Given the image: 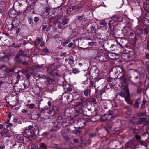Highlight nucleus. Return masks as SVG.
<instances>
[{
    "mask_svg": "<svg viewBox=\"0 0 149 149\" xmlns=\"http://www.w3.org/2000/svg\"><path fill=\"white\" fill-rule=\"evenodd\" d=\"M125 90L126 92V93H124L122 91L119 92L118 94L122 98H124L128 104H133V102L130 99V94L128 92V90L127 88H126Z\"/></svg>",
    "mask_w": 149,
    "mask_h": 149,
    "instance_id": "1",
    "label": "nucleus"
},
{
    "mask_svg": "<svg viewBox=\"0 0 149 149\" xmlns=\"http://www.w3.org/2000/svg\"><path fill=\"white\" fill-rule=\"evenodd\" d=\"M60 67L59 63L56 62L50 65L47 68V70L48 73L50 74H52L54 71Z\"/></svg>",
    "mask_w": 149,
    "mask_h": 149,
    "instance_id": "2",
    "label": "nucleus"
},
{
    "mask_svg": "<svg viewBox=\"0 0 149 149\" xmlns=\"http://www.w3.org/2000/svg\"><path fill=\"white\" fill-rule=\"evenodd\" d=\"M99 71L97 69L94 67H91L90 70V73L94 77H96L98 75Z\"/></svg>",
    "mask_w": 149,
    "mask_h": 149,
    "instance_id": "3",
    "label": "nucleus"
},
{
    "mask_svg": "<svg viewBox=\"0 0 149 149\" xmlns=\"http://www.w3.org/2000/svg\"><path fill=\"white\" fill-rule=\"evenodd\" d=\"M19 14V13L16 12L13 9H10L9 11L8 15L10 17L12 18L16 17Z\"/></svg>",
    "mask_w": 149,
    "mask_h": 149,
    "instance_id": "4",
    "label": "nucleus"
},
{
    "mask_svg": "<svg viewBox=\"0 0 149 149\" xmlns=\"http://www.w3.org/2000/svg\"><path fill=\"white\" fill-rule=\"evenodd\" d=\"M19 25V23H17V21H13L12 24L8 25V29L10 30H14Z\"/></svg>",
    "mask_w": 149,
    "mask_h": 149,
    "instance_id": "5",
    "label": "nucleus"
},
{
    "mask_svg": "<svg viewBox=\"0 0 149 149\" xmlns=\"http://www.w3.org/2000/svg\"><path fill=\"white\" fill-rule=\"evenodd\" d=\"M89 120L88 119H85L84 118H82L80 119L78 122V124L79 125V128H82L84 127L86 124V123L88 122Z\"/></svg>",
    "mask_w": 149,
    "mask_h": 149,
    "instance_id": "6",
    "label": "nucleus"
},
{
    "mask_svg": "<svg viewBox=\"0 0 149 149\" xmlns=\"http://www.w3.org/2000/svg\"><path fill=\"white\" fill-rule=\"evenodd\" d=\"M141 97H139L135 100L133 104V107L134 108L137 109L139 107L141 103Z\"/></svg>",
    "mask_w": 149,
    "mask_h": 149,
    "instance_id": "7",
    "label": "nucleus"
},
{
    "mask_svg": "<svg viewBox=\"0 0 149 149\" xmlns=\"http://www.w3.org/2000/svg\"><path fill=\"white\" fill-rule=\"evenodd\" d=\"M111 18H113V20L115 22H121L123 20V18L121 16L118 15H115L111 17Z\"/></svg>",
    "mask_w": 149,
    "mask_h": 149,
    "instance_id": "8",
    "label": "nucleus"
},
{
    "mask_svg": "<svg viewBox=\"0 0 149 149\" xmlns=\"http://www.w3.org/2000/svg\"><path fill=\"white\" fill-rule=\"evenodd\" d=\"M124 40L122 38H118L116 40L117 45L120 46V47L123 49L124 48L123 45V41Z\"/></svg>",
    "mask_w": 149,
    "mask_h": 149,
    "instance_id": "9",
    "label": "nucleus"
},
{
    "mask_svg": "<svg viewBox=\"0 0 149 149\" xmlns=\"http://www.w3.org/2000/svg\"><path fill=\"white\" fill-rule=\"evenodd\" d=\"M84 99V98L82 97H79L76 99V100L79 104L84 105H85Z\"/></svg>",
    "mask_w": 149,
    "mask_h": 149,
    "instance_id": "10",
    "label": "nucleus"
},
{
    "mask_svg": "<svg viewBox=\"0 0 149 149\" xmlns=\"http://www.w3.org/2000/svg\"><path fill=\"white\" fill-rule=\"evenodd\" d=\"M111 20L109 21V27L111 29V31L113 30V26L114 23L116 22L115 20H113V18H111Z\"/></svg>",
    "mask_w": 149,
    "mask_h": 149,
    "instance_id": "11",
    "label": "nucleus"
},
{
    "mask_svg": "<svg viewBox=\"0 0 149 149\" xmlns=\"http://www.w3.org/2000/svg\"><path fill=\"white\" fill-rule=\"evenodd\" d=\"M134 140L130 141L125 144V148L133 147L134 145Z\"/></svg>",
    "mask_w": 149,
    "mask_h": 149,
    "instance_id": "12",
    "label": "nucleus"
},
{
    "mask_svg": "<svg viewBox=\"0 0 149 149\" xmlns=\"http://www.w3.org/2000/svg\"><path fill=\"white\" fill-rule=\"evenodd\" d=\"M52 110L54 114H57L59 111V108L57 106H53L52 107Z\"/></svg>",
    "mask_w": 149,
    "mask_h": 149,
    "instance_id": "13",
    "label": "nucleus"
},
{
    "mask_svg": "<svg viewBox=\"0 0 149 149\" xmlns=\"http://www.w3.org/2000/svg\"><path fill=\"white\" fill-rule=\"evenodd\" d=\"M113 100L115 103L117 105L120 104L121 102V100L119 99L118 98V95H115V97L114 98Z\"/></svg>",
    "mask_w": 149,
    "mask_h": 149,
    "instance_id": "14",
    "label": "nucleus"
},
{
    "mask_svg": "<svg viewBox=\"0 0 149 149\" xmlns=\"http://www.w3.org/2000/svg\"><path fill=\"white\" fill-rule=\"evenodd\" d=\"M4 134H5L6 136L10 137L11 136V134L9 132V130L7 128H5L3 130Z\"/></svg>",
    "mask_w": 149,
    "mask_h": 149,
    "instance_id": "15",
    "label": "nucleus"
},
{
    "mask_svg": "<svg viewBox=\"0 0 149 149\" xmlns=\"http://www.w3.org/2000/svg\"><path fill=\"white\" fill-rule=\"evenodd\" d=\"M106 94L105 92H104L101 94V98L102 100H107V96L106 95L105 96Z\"/></svg>",
    "mask_w": 149,
    "mask_h": 149,
    "instance_id": "16",
    "label": "nucleus"
},
{
    "mask_svg": "<svg viewBox=\"0 0 149 149\" xmlns=\"http://www.w3.org/2000/svg\"><path fill=\"white\" fill-rule=\"evenodd\" d=\"M146 102V100L144 99L142 102V103L141 106V107L140 109L141 110H143V109L145 108V104Z\"/></svg>",
    "mask_w": 149,
    "mask_h": 149,
    "instance_id": "17",
    "label": "nucleus"
},
{
    "mask_svg": "<svg viewBox=\"0 0 149 149\" xmlns=\"http://www.w3.org/2000/svg\"><path fill=\"white\" fill-rule=\"evenodd\" d=\"M37 148L38 149H47L46 146L43 143H41L39 146H38Z\"/></svg>",
    "mask_w": 149,
    "mask_h": 149,
    "instance_id": "18",
    "label": "nucleus"
},
{
    "mask_svg": "<svg viewBox=\"0 0 149 149\" xmlns=\"http://www.w3.org/2000/svg\"><path fill=\"white\" fill-rule=\"evenodd\" d=\"M67 99L69 102H72L73 99V96L72 93L70 94L67 97Z\"/></svg>",
    "mask_w": 149,
    "mask_h": 149,
    "instance_id": "19",
    "label": "nucleus"
},
{
    "mask_svg": "<svg viewBox=\"0 0 149 149\" xmlns=\"http://www.w3.org/2000/svg\"><path fill=\"white\" fill-rule=\"evenodd\" d=\"M73 132L76 135L79 136L82 133V132L81 130L79 129H75L74 131Z\"/></svg>",
    "mask_w": 149,
    "mask_h": 149,
    "instance_id": "20",
    "label": "nucleus"
},
{
    "mask_svg": "<svg viewBox=\"0 0 149 149\" xmlns=\"http://www.w3.org/2000/svg\"><path fill=\"white\" fill-rule=\"evenodd\" d=\"M139 121L141 123L145 122L147 124L149 123V121L147 120V119L145 118H141L140 119Z\"/></svg>",
    "mask_w": 149,
    "mask_h": 149,
    "instance_id": "21",
    "label": "nucleus"
},
{
    "mask_svg": "<svg viewBox=\"0 0 149 149\" xmlns=\"http://www.w3.org/2000/svg\"><path fill=\"white\" fill-rule=\"evenodd\" d=\"M108 115L106 114L102 116L101 117V121H105L108 119Z\"/></svg>",
    "mask_w": 149,
    "mask_h": 149,
    "instance_id": "22",
    "label": "nucleus"
},
{
    "mask_svg": "<svg viewBox=\"0 0 149 149\" xmlns=\"http://www.w3.org/2000/svg\"><path fill=\"white\" fill-rule=\"evenodd\" d=\"M84 94L86 96H88L90 93V90L88 89L85 90L84 92Z\"/></svg>",
    "mask_w": 149,
    "mask_h": 149,
    "instance_id": "23",
    "label": "nucleus"
},
{
    "mask_svg": "<svg viewBox=\"0 0 149 149\" xmlns=\"http://www.w3.org/2000/svg\"><path fill=\"white\" fill-rule=\"evenodd\" d=\"M16 138L20 142H22L24 140L23 136H22L18 135L16 136Z\"/></svg>",
    "mask_w": 149,
    "mask_h": 149,
    "instance_id": "24",
    "label": "nucleus"
},
{
    "mask_svg": "<svg viewBox=\"0 0 149 149\" xmlns=\"http://www.w3.org/2000/svg\"><path fill=\"white\" fill-rule=\"evenodd\" d=\"M144 8L145 10L147 11L149 8V0L146 2L144 5Z\"/></svg>",
    "mask_w": 149,
    "mask_h": 149,
    "instance_id": "25",
    "label": "nucleus"
},
{
    "mask_svg": "<svg viewBox=\"0 0 149 149\" xmlns=\"http://www.w3.org/2000/svg\"><path fill=\"white\" fill-rule=\"evenodd\" d=\"M120 79L123 82H125L126 81V77L125 75L124 74H123L122 76L120 77Z\"/></svg>",
    "mask_w": 149,
    "mask_h": 149,
    "instance_id": "26",
    "label": "nucleus"
},
{
    "mask_svg": "<svg viewBox=\"0 0 149 149\" xmlns=\"http://www.w3.org/2000/svg\"><path fill=\"white\" fill-rule=\"evenodd\" d=\"M91 33H93L96 34V29L95 26H91Z\"/></svg>",
    "mask_w": 149,
    "mask_h": 149,
    "instance_id": "27",
    "label": "nucleus"
},
{
    "mask_svg": "<svg viewBox=\"0 0 149 149\" xmlns=\"http://www.w3.org/2000/svg\"><path fill=\"white\" fill-rule=\"evenodd\" d=\"M146 115V112H139L137 113V116L139 117L144 116Z\"/></svg>",
    "mask_w": 149,
    "mask_h": 149,
    "instance_id": "28",
    "label": "nucleus"
},
{
    "mask_svg": "<svg viewBox=\"0 0 149 149\" xmlns=\"http://www.w3.org/2000/svg\"><path fill=\"white\" fill-rule=\"evenodd\" d=\"M90 101L93 103L94 105L97 103L96 99L93 97H91L90 98Z\"/></svg>",
    "mask_w": 149,
    "mask_h": 149,
    "instance_id": "29",
    "label": "nucleus"
},
{
    "mask_svg": "<svg viewBox=\"0 0 149 149\" xmlns=\"http://www.w3.org/2000/svg\"><path fill=\"white\" fill-rule=\"evenodd\" d=\"M36 136L33 135H31L29 136L28 138V139L30 140H33L35 139Z\"/></svg>",
    "mask_w": 149,
    "mask_h": 149,
    "instance_id": "30",
    "label": "nucleus"
},
{
    "mask_svg": "<svg viewBox=\"0 0 149 149\" xmlns=\"http://www.w3.org/2000/svg\"><path fill=\"white\" fill-rule=\"evenodd\" d=\"M19 55L21 56H25L26 55L25 54L24 52L22 50H19Z\"/></svg>",
    "mask_w": 149,
    "mask_h": 149,
    "instance_id": "31",
    "label": "nucleus"
},
{
    "mask_svg": "<svg viewBox=\"0 0 149 149\" xmlns=\"http://www.w3.org/2000/svg\"><path fill=\"white\" fill-rule=\"evenodd\" d=\"M114 84H109L106 86V87L107 88H109L111 89H113L114 88Z\"/></svg>",
    "mask_w": 149,
    "mask_h": 149,
    "instance_id": "32",
    "label": "nucleus"
},
{
    "mask_svg": "<svg viewBox=\"0 0 149 149\" xmlns=\"http://www.w3.org/2000/svg\"><path fill=\"white\" fill-rule=\"evenodd\" d=\"M68 63L71 66H73L74 65V61L73 58L69 60L68 61Z\"/></svg>",
    "mask_w": 149,
    "mask_h": 149,
    "instance_id": "33",
    "label": "nucleus"
},
{
    "mask_svg": "<svg viewBox=\"0 0 149 149\" xmlns=\"http://www.w3.org/2000/svg\"><path fill=\"white\" fill-rule=\"evenodd\" d=\"M138 87V88L137 90V93L138 94H141L142 93L143 89L141 88H140L139 86H137Z\"/></svg>",
    "mask_w": 149,
    "mask_h": 149,
    "instance_id": "34",
    "label": "nucleus"
},
{
    "mask_svg": "<svg viewBox=\"0 0 149 149\" xmlns=\"http://www.w3.org/2000/svg\"><path fill=\"white\" fill-rule=\"evenodd\" d=\"M63 118L61 116H59L57 119V121L58 122L60 123L61 122Z\"/></svg>",
    "mask_w": 149,
    "mask_h": 149,
    "instance_id": "35",
    "label": "nucleus"
},
{
    "mask_svg": "<svg viewBox=\"0 0 149 149\" xmlns=\"http://www.w3.org/2000/svg\"><path fill=\"white\" fill-rule=\"evenodd\" d=\"M149 28L148 26L146 27L144 29V33L146 34L147 35L148 33Z\"/></svg>",
    "mask_w": 149,
    "mask_h": 149,
    "instance_id": "36",
    "label": "nucleus"
},
{
    "mask_svg": "<svg viewBox=\"0 0 149 149\" xmlns=\"http://www.w3.org/2000/svg\"><path fill=\"white\" fill-rule=\"evenodd\" d=\"M135 138L138 141H139L141 139V137L138 135H134Z\"/></svg>",
    "mask_w": 149,
    "mask_h": 149,
    "instance_id": "37",
    "label": "nucleus"
},
{
    "mask_svg": "<svg viewBox=\"0 0 149 149\" xmlns=\"http://www.w3.org/2000/svg\"><path fill=\"white\" fill-rule=\"evenodd\" d=\"M69 19H65L63 21L62 23L64 25H65L68 23L69 22Z\"/></svg>",
    "mask_w": 149,
    "mask_h": 149,
    "instance_id": "38",
    "label": "nucleus"
},
{
    "mask_svg": "<svg viewBox=\"0 0 149 149\" xmlns=\"http://www.w3.org/2000/svg\"><path fill=\"white\" fill-rule=\"evenodd\" d=\"M114 114V112L112 110H109L108 111L107 115H108V116H112Z\"/></svg>",
    "mask_w": 149,
    "mask_h": 149,
    "instance_id": "39",
    "label": "nucleus"
},
{
    "mask_svg": "<svg viewBox=\"0 0 149 149\" xmlns=\"http://www.w3.org/2000/svg\"><path fill=\"white\" fill-rule=\"evenodd\" d=\"M99 23L100 25H102L103 26H105L106 24V22L103 20L100 21L99 22Z\"/></svg>",
    "mask_w": 149,
    "mask_h": 149,
    "instance_id": "40",
    "label": "nucleus"
},
{
    "mask_svg": "<svg viewBox=\"0 0 149 149\" xmlns=\"http://www.w3.org/2000/svg\"><path fill=\"white\" fill-rule=\"evenodd\" d=\"M72 72L74 74H77L79 73L80 71L78 69L74 68L73 69Z\"/></svg>",
    "mask_w": 149,
    "mask_h": 149,
    "instance_id": "41",
    "label": "nucleus"
},
{
    "mask_svg": "<svg viewBox=\"0 0 149 149\" xmlns=\"http://www.w3.org/2000/svg\"><path fill=\"white\" fill-rule=\"evenodd\" d=\"M28 22L31 24H33V19L31 17H29L28 18Z\"/></svg>",
    "mask_w": 149,
    "mask_h": 149,
    "instance_id": "42",
    "label": "nucleus"
},
{
    "mask_svg": "<svg viewBox=\"0 0 149 149\" xmlns=\"http://www.w3.org/2000/svg\"><path fill=\"white\" fill-rule=\"evenodd\" d=\"M27 106H29V109H32L34 108L35 104H28Z\"/></svg>",
    "mask_w": 149,
    "mask_h": 149,
    "instance_id": "43",
    "label": "nucleus"
},
{
    "mask_svg": "<svg viewBox=\"0 0 149 149\" xmlns=\"http://www.w3.org/2000/svg\"><path fill=\"white\" fill-rule=\"evenodd\" d=\"M15 58L18 61H19L20 62H21L22 61V59L20 57V56H19V54H17Z\"/></svg>",
    "mask_w": 149,
    "mask_h": 149,
    "instance_id": "44",
    "label": "nucleus"
},
{
    "mask_svg": "<svg viewBox=\"0 0 149 149\" xmlns=\"http://www.w3.org/2000/svg\"><path fill=\"white\" fill-rule=\"evenodd\" d=\"M36 40H37V42H38V43H39L42 42L43 40V39L42 38H40L39 37H37L36 38Z\"/></svg>",
    "mask_w": 149,
    "mask_h": 149,
    "instance_id": "45",
    "label": "nucleus"
},
{
    "mask_svg": "<svg viewBox=\"0 0 149 149\" xmlns=\"http://www.w3.org/2000/svg\"><path fill=\"white\" fill-rule=\"evenodd\" d=\"M50 9L48 7H45V11L46 13H48V15H49V13H48V12L50 11Z\"/></svg>",
    "mask_w": 149,
    "mask_h": 149,
    "instance_id": "46",
    "label": "nucleus"
},
{
    "mask_svg": "<svg viewBox=\"0 0 149 149\" xmlns=\"http://www.w3.org/2000/svg\"><path fill=\"white\" fill-rule=\"evenodd\" d=\"M133 72L134 74L135 75L139 74V72L137 70H133Z\"/></svg>",
    "mask_w": 149,
    "mask_h": 149,
    "instance_id": "47",
    "label": "nucleus"
},
{
    "mask_svg": "<svg viewBox=\"0 0 149 149\" xmlns=\"http://www.w3.org/2000/svg\"><path fill=\"white\" fill-rule=\"evenodd\" d=\"M147 43V45L145 46V48L148 50H149V41H148Z\"/></svg>",
    "mask_w": 149,
    "mask_h": 149,
    "instance_id": "48",
    "label": "nucleus"
},
{
    "mask_svg": "<svg viewBox=\"0 0 149 149\" xmlns=\"http://www.w3.org/2000/svg\"><path fill=\"white\" fill-rule=\"evenodd\" d=\"M83 16H78V17L77 19L79 21H83Z\"/></svg>",
    "mask_w": 149,
    "mask_h": 149,
    "instance_id": "49",
    "label": "nucleus"
},
{
    "mask_svg": "<svg viewBox=\"0 0 149 149\" xmlns=\"http://www.w3.org/2000/svg\"><path fill=\"white\" fill-rule=\"evenodd\" d=\"M43 51L44 52L46 53H47L48 52V49L46 48H44Z\"/></svg>",
    "mask_w": 149,
    "mask_h": 149,
    "instance_id": "50",
    "label": "nucleus"
},
{
    "mask_svg": "<svg viewBox=\"0 0 149 149\" xmlns=\"http://www.w3.org/2000/svg\"><path fill=\"white\" fill-rule=\"evenodd\" d=\"M79 6H75L72 7V9L74 10L78 8Z\"/></svg>",
    "mask_w": 149,
    "mask_h": 149,
    "instance_id": "51",
    "label": "nucleus"
},
{
    "mask_svg": "<svg viewBox=\"0 0 149 149\" xmlns=\"http://www.w3.org/2000/svg\"><path fill=\"white\" fill-rule=\"evenodd\" d=\"M20 29L19 28H18L17 29L16 34L17 36L18 35V33L20 32Z\"/></svg>",
    "mask_w": 149,
    "mask_h": 149,
    "instance_id": "52",
    "label": "nucleus"
},
{
    "mask_svg": "<svg viewBox=\"0 0 149 149\" xmlns=\"http://www.w3.org/2000/svg\"><path fill=\"white\" fill-rule=\"evenodd\" d=\"M73 142L75 143H77L79 142V140L76 139H74L73 140Z\"/></svg>",
    "mask_w": 149,
    "mask_h": 149,
    "instance_id": "53",
    "label": "nucleus"
},
{
    "mask_svg": "<svg viewBox=\"0 0 149 149\" xmlns=\"http://www.w3.org/2000/svg\"><path fill=\"white\" fill-rule=\"evenodd\" d=\"M63 138L64 140L66 141H68L69 139V137L66 136H64Z\"/></svg>",
    "mask_w": 149,
    "mask_h": 149,
    "instance_id": "54",
    "label": "nucleus"
},
{
    "mask_svg": "<svg viewBox=\"0 0 149 149\" xmlns=\"http://www.w3.org/2000/svg\"><path fill=\"white\" fill-rule=\"evenodd\" d=\"M22 112L24 113H27L28 112V111L26 109H23L22 110Z\"/></svg>",
    "mask_w": 149,
    "mask_h": 149,
    "instance_id": "55",
    "label": "nucleus"
},
{
    "mask_svg": "<svg viewBox=\"0 0 149 149\" xmlns=\"http://www.w3.org/2000/svg\"><path fill=\"white\" fill-rule=\"evenodd\" d=\"M94 84V82L92 81H90L89 85V87H91Z\"/></svg>",
    "mask_w": 149,
    "mask_h": 149,
    "instance_id": "56",
    "label": "nucleus"
},
{
    "mask_svg": "<svg viewBox=\"0 0 149 149\" xmlns=\"http://www.w3.org/2000/svg\"><path fill=\"white\" fill-rule=\"evenodd\" d=\"M47 113L49 114H51L52 113V110L51 109H49L47 111Z\"/></svg>",
    "mask_w": 149,
    "mask_h": 149,
    "instance_id": "57",
    "label": "nucleus"
},
{
    "mask_svg": "<svg viewBox=\"0 0 149 149\" xmlns=\"http://www.w3.org/2000/svg\"><path fill=\"white\" fill-rule=\"evenodd\" d=\"M22 63L26 65H28V63L27 61L23 62Z\"/></svg>",
    "mask_w": 149,
    "mask_h": 149,
    "instance_id": "58",
    "label": "nucleus"
},
{
    "mask_svg": "<svg viewBox=\"0 0 149 149\" xmlns=\"http://www.w3.org/2000/svg\"><path fill=\"white\" fill-rule=\"evenodd\" d=\"M54 60L55 61H58L60 60V58L59 57H55L54 58Z\"/></svg>",
    "mask_w": 149,
    "mask_h": 149,
    "instance_id": "59",
    "label": "nucleus"
},
{
    "mask_svg": "<svg viewBox=\"0 0 149 149\" xmlns=\"http://www.w3.org/2000/svg\"><path fill=\"white\" fill-rule=\"evenodd\" d=\"M72 88L70 87H68L66 89L67 91H72Z\"/></svg>",
    "mask_w": 149,
    "mask_h": 149,
    "instance_id": "60",
    "label": "nucleus"
},
{
    "mask_svg": "<svg viewBox=\"0 0 149 149\" xmlns=\"http://www.w3.org/2000/svg\"><path fill=\"white\" fill-rule=\"evenodd\" d=\"M70 41V39H68V40L65 41L63 42V44H66L68 43H69Z\"/></svg>",
    "mask_w": 149,
    "mask_h": 149,
    "instance_id": "61",
    "label": "nucleus"
},
{
    "mask_svg": "<svg viewBox=\"0 0 149 149\" xmlns=\"http://www.w3.org/2000/svg\"><path fill=\"white\" fill-rule=\"evenodd\" d=\"M47 26V25H43L42 27V30H45Z\"/></svg>",
    "mask_w": 149,
    "mask_h": 149,
    "instance_id": "62",
    "label": "nucleus"
},
{
    "mask_svg": "<svg viewBox=\"0 0 149 149\" xmlns=\"http://www.w3.org/2000/svg\"><path fill=\"white\" fill-rule=\"evenodd\" d=\"M18 149H23V148L21 147V145L20 143H18Z\"/></svg>",
    "mask_w": 149,
    "mask_h": 149,
    "instance_id": "63",
    "label": "nucleus"
},
{
    "mask_svg": "<svg viewBox=\"0 0 149 149\" xmlns=\"http://www.w3.org/2000/svg\"><path fill=\"white\" fill-rule=\"evenodd\" d=\"M39 20V19L37 17H36L34 18V20L35 22H37Z\"/></svg>",
    "mask_w": 149,
    "mask_h": 149,
    "instance_id": "64",
    "label": "nucleus"
}]
</instances>
